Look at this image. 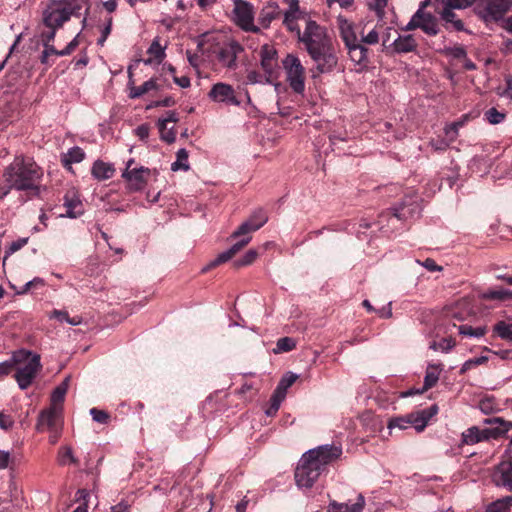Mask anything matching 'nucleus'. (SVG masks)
<instances>
[{
	"label": "nucleus",
	"mask_w": 512,
	"mask_h": 512,
	"mask_svg": "<svg viewBox=\"0 0 512 512\" xmlns=\"http://www.w3.org/2000/svg\"><path fill=\"white\" fill-rule=\"evenodd\" d=\"M85 211L84 204L78 191L71 188L66 193V217L77 218Z\"/></svg>",
	"instance_id": "obj_21"
},
{
	"label": "nucleus",
	"mask_w": 512,
	"mask_h": 512,
	"mask_svg": "<svg viewBox=\"0 0 512 512\" xmlns=\"http://www.w3.org/2000/svg\"><path fill=\"white\" fill-rule=\"evenodd\" d=\"M484 117L488 123L496 125L502 123L505 120L506 113L500 112L496 108L492 107L484 113Z\"/></svg>",
	"instance_id": "obj_44"
},
{
	"label": "nucleus",
	"mask_w": 512,
	"mask_h": 512,
	"mask_svg": "<svg viewBox=\"0 0 512 512\" xmlns=\"http://www.w3.org/2000/svg\"><path fill=\"white\" fill-rule=\"evenodd\" d=\"M14 420L10 415L0 412V428L3 430H9L13 427Z\"/></svg>",
	"instance_id": "obj_59"
},
{
	"label": "nucleus",
	"mask_w": 512,
	"mask_h": 512,
	"mask_svg": "<svg viewBox=\"0 0 512 512\" xmlns=\"http://www.w3.org/2000/svg\"><path fill=\"white\" fill-rule=\"evenodd\" d=\"M208 97L211 101L226 106L241 105V100L238 98L235 89L230 84L224 82L214 84L208 93Z\"/></svg>",
	"instance_id": "obj_11"
},
{
	"label": "nucleus",
	"mask_w": 512,
	"mask_h": 512,
	"mask_svg": "<svg viewBox=\"0 0 512 512\" xmlns=\"http://www.w3.org/2000/svg\"><path fill=\"white\" fill-rule=\"evenodd\" d=\"M242 238L235 242L228 250L220 253L210 264L209 267H215L221 263L227 262L242 250L251 240L249 234L241 236Z\"/></svg>",
	"instance_id": "obj_25"
},
{
	"label": "nucleus",
	"mask_w": 512,
	"mask_h": 512,
	"mask_svg": "<svg viewBox=\"0 0 512 512\" xmlns=\"http://www.w3.org/2000/svg\"><path fill=\"white\" fill-rule=\"evenodd\" d=\"M462 125L461 122H454L445 127V134L450 138V141H454L458 135V129Z\"/></svg>",
	"instance_id": "obj_58"
},
{
	"label": "nucleus",
	"mask_w": 512,
	"mask_h": 512,
	"mask_svg": "<svg viewBox=\"0 0 512 512\" xmlns=\"http://www.w3.org/2000/svg\"><path fill=\"white\" fill-rule=\"evenodd\" d=\"M458 331H459V334H461L463 336L480 338L486 334L487 329H486V327L474 328L469 325H461V326H459Z\"/></svg>",
	"instance_id": "obj_43"
},
{
	"label": "nucleus",
	"mask_w": 512,
	"mask_h": 512,
	"mask_svg": "<svg viewBox=\"0 0 512 512\" xmlns=\"http://www.w3.org/2000/svg\"><path fill=\"white\" fill-rule=\"evenodd\" d=\"M28 237H22L13 241L9 247L5 250L4 261L12 254L23 248L28 243Z\"/></svg>",
	"instance_id": "obj_47"
},
{
	"label": "nucleus",
	"mask_w": 512,
	"mask_h": 512,
	"mask_svg": "<svg viewBox=\"0 0 512 512\" xmlns=\"http://www.w3.org/2000/svg\"><path fill=\"white\" fill-rule=\"evenodd\" d=\"M242 50L243 49L239 43L231 41L219 48L217 52V59L222 66L234 69L237 66V56L242 52Z\"/></svg>",
	"instance_id": "obj_16"
},
{
	"label": "nucleus",
	"mask_w": 512,
	"mask_h": 512,
	"mask_svg": "<svg viewBox=\"0 0 512 512\" xmlns=\"http://www.w3.org/2000/svg\"><path fill=\"white\" fill-rule=\"evenodd\" d=\"M286 81L290 88L297 94L305 90L306 70L300 58L294 54H287L282 60Z\"/></svg>",
	"instance_id": "obj_6"
},
{
	"label": "nucleus",
	"mask_w": 512,
	"mask_h": 512,
	"mask_svg": "<svg viewBox=\"0 0 512 512\" xmlns=\"http://www.w3.org/2000/svg\"><path fill=\"white\" fill-rule=\"evenodd\" d=\"M254 14V8L249 2L234 0L232 19L241 29L250 32H259V28L254 25Z\"/></svg>",
	"instance_id": "obj_10"
},
{
	"label": "nucleus",
	"mask_w": 512,
	"mask_h": 512,
	"mask_svg": "<svg viewBox=\"0 0 512 512\" xmlns=\"http://www.w3.org/2000/svg\"><path fill=\"white\" fill-rule=\"evenodd\" d=\"M484 422L489 425L498 424L499 426L495 427V435L498 436L506 434L510 429H512V421H505L500 417L486 419Z\"/></svg>",
	"instance_id": "obj_39"
},
{
	"label": "nucleus",
	"mask_w": 512,
	"mask_h": 512,
	"mask_svg": "<svg viewBox=\"0 0 512 512\" xmlns=\"http://www.w3.org/2000/svg\"><path fill=\"white\" fill-rule=\"evenodd\" d=\"M55 33L53 30H45L41 33V42L44 47L42 52L41 61L42 63L48 64L51 56L64 55V50H57L51 44L54 40Z\"/></svg>",
	"instance_id": "obj_26"
},
{
	"label": "nucleus",
	"mask_w": 512,
	"mask_h": 512,
	"mask_svg": "<svg viewBox=\"0 0 512 512\" xmlns=\"http://www.w3.org/2000/svg\"><path fill=\"white\" fill-rule=\"evenodd\" d=\"M288 4V9L284 13L283 24L285 27L291 31L296 32L298 35V39L303 35L300 32V28L297 25V20L303 16V13L300 11L299 1L298 0H285Z\"/></svg>",
	"instance_id": "obj_17"
},
{
	"label": "nucleus",
	"mask_w": 512,
	"mask_h": 512,
	"mask_svg": "<svg viewBox=\"0 0 512 512\" xmlns=\"http://www.w3.org/2000/svg\"><path fill=\"white\" fill-rule=\"evenodd\" d=\"M91 173L97 180H107L113 177L115 168L112 164L106 163L102 160H97L93 163Z\"/></svg>",
	"instance_id": "obj_30"
},
{
	"label": "nucleus",
	"mask_w": 512,
	"mask_h": 512,
	"mask_svg": "<svg viewBox=\"0 0 512 512\" xmlns=\"http://www.w3.org/2000/svg\"><path fill=\"white\" fill-rule=\"evenodd\" d=\"M85 158V152L80 147H72L66 152V170L73 172L71 164L80 163Z\"/></svg>",
	"instance_id": "obj_35"
},
{
	"label": "nucleus",
	"mask_w": 512,
	"mask_h": 512,
	"mask_svg": "<svg viewBox=\"0 0 512 512\" xmlns=\"http://www.w3.org/2000/svg\"><path fill=\"white\" fill-rule=\"evenodd\" d=\"M16 362L15 379L21 390L27 389L41 368L40 356L31 351L20 349L13 353Z\"/></svg>",
	"instance_id": "obj_5"
},
{
	"label": "nucleus",
	"mask_w": 512,
	"mask_h": 512,
	"mask_svg": "<svg viewBox=\"0 0 512 512\" xmlns=\"http://www.w3.org/2000/svg\"><path fill=\"white\" fill-rule=\"evenodd\" d=\"M337 27L351 61L358 66L357 71H362L369 64V50L359 42L355 25L344 16L339 15Z\"/></svg>",
	"instance_id": "obj_4"
},
{
	"label": "nucleus",
	"mask_w": 512,
	"mask_h": 512,
	"mask_svg": "<svg viewBox=\"0 0 512 512\" xmlns=\"http://www.w3.org/2000/svg\"><path fill=\"white\" fill-rule=\"evenodd\" d=\"M408 419L410 427H414L418 432L423 431L428 423L427 416L423 410L408 414Z\"/></svg>",
	"instance_id": "obj_36"
},
{
	"label": "nucleus",
	"mask_w": 512,
	"mask_h": 512,
	"mask_svg": "<svg viewBox=\"0 0 512 512\" xmlns=\"http://www.w3.org/2000/svg\"><path fill=\"white\" fill-rule=\"evenodd\" d=\"M173 81L175 82V84H177L181 88H188L191 84L190 78L187 76H181V77L173 76Z\"/></svg>",
	"instance_id": "obj_64"
},
{
	"label": "nucleus",
	"mask_w": 512,
	"mask_h": 512,
	"mask_svg": "<svg viewBox=\"0 0 512 512\" xmlns=\"http://www.w3.org/2000/svg\"><path fill=\"white\" fill-rule=\"evenodd\" d=\"M86 0H66V16L68 14H80V11L85 7Z\"/></svg>",
	"instance_id": "obj_46"
},
{
	"label": "nucleus",
	"mask_w": 512,
	"mask_h": 512,
	"mask_svg": "<svg viewBox=\"0 0 512 512\" xmlns=\"http://www.w3.org/2000/svg\"><path fill=\"white\" fill-rule=\"evenodd\" d=\"M408 427H410L408 415L393 418L388 422L389 429L399 428L402 430L407 429Z\"/></svg>",
	"instance_id": "obj_52"
},
{
	"label": "nucleus",
	"mask_w": 512,
	"mask_h": 512,
	"mask_svg": "<svg viewBox=\"0 0 512 512\" xmlns=\"http://www.w3.org/2000/svg\"><path fill=\"white\" fill-rule=\"evenodd\" d=\"M341 454L342 448L334 445H323L306 452V455L318 464L322 470L326 465L337 460Z\"/></svg>",
	"instance_id": "obj_12"
},
{
	"label": "nucleus",
	"mask_w": 512,
	"mask_h": 512,
	"mask_svg": "<svg viewBox=\"0 0 512 512\" xmlns=\"http://www.w3.org/2000/svg\"><path fill=\"white\" fill-rule=\"evenodd\" d=\"M512 505V500L504 497L502 499H498L491 503L485 510V512H510V507Z\"/></svg>",
	"instance_id": "obj_40"
},
{
	"label": "nucleus",
	"mask_w": 512,
	"mask_h": 512,
	"mask_svg": "<svg viewBox=\"0 0 512 512\" xmlns=\"http://www.w3.org/2000/svg\"><path fill=\"white\" fill-rule=\"evenodd\" d=\"M160 131V138L167 142L173 143L176 139V133L173 127H168V125H158Z\"/></svg>",
	"instance_id": "obj_50"
},
{
	"label": "nucleus",
	"mask_w": 512,
	"mask_h": 512,
	"mask_svg": "<svg viewBox=\"0 0 512 512\" xmlns=\"http://www.w3.org/2000/svg\"><path fill=\"white\" fill-rule=\"evenodd\" d=\"M176 156H177L176 161L171 164V170L172 171H178V170L187 171V170H189L190 166L188 163L187 150L184 148L179 149Z\"/></svg>",
	"instance_id": "obj_38"
},
{
	"label": "nucleus",
	"mask_w": 512,
	"mask_h": 512,
	"mask_svg": "<svg viewBox=\"0 0 512 512\" xmlns=\"http://www.w3.org/2000/svg\"><path fill=\"white\" fill-rule=\"evenodd\" d=\"M260 65L266 74L265 80L268 83H272L277 78L278 74L277 51L273 46L265 44L261 47Z\"/></svg>",
	"instance_id": "obj_13"
},
{
	"label": "nucleus",
	"mask_w": 512,
	"mask_h": 512,
	"mask_svg": "<svg viewBox=\"0 0 512 512\" xmlns=\"http://www.w3.org/2000/svg\"><path fill=\"white\" fill-rule=\"evenodd\" d=\"M392 50L396 53L412 52L417 47V42L412 35H399L392 43Z\"/></svg>",
	"instance_id": "obj_28"
},
{
	"label": "nucleus",
	"mask_w": 512,
	"mask_h": 512,
	"mask_svg": "<svg viewBox=\"0 0 512 512\" xmlns=\"http://www.w3.org/2000/svg\"><path fill=\"white\" fill-rule=\"evenodd\" d=\"M266 74L264 75L258 73L257 71H249L247 74V81L250 84H257V83H268L265 80Z\"/></svg>",
	"instance_id": "obj_57"
},
{
	"label": "nucleus",
	"mask_w": 512,
	"mask_h": 512,
	"mask_svg": "<svg viewBox=\"0 0 512 512\" xmlns=\"http://www.w3.org/2000/svg\"><path fill=\"white\" fill-rule=\"evenodd\" d=\"M280 13V8L276 3H268L260 12L259 22L267 28L274 19L280 16Z\"/></svg>",
	"instance_id": "obj_32"
},
{
	"label": "nucleus",
	"mask_w": 512,
	"mask_h": 512,
	"mask_svg": "<svg viewBox=\"0 0 512 512\" xmlns=\"http://www.w3.org/2000/svg\"><path fill=\"white\" fill-rule=\"evenodd\" d=\"M296 347V341L290 337H283L278 339L276 347L273 349L275 354L289 352Z\"/></svg>",
	"instance_id": "obj_42"
},
{
	"label": "nucleus",
	"mask_w": 512,
	"mask_h": 512,
	"mask_svg": "<svg viewBox=\"0 0 512 512\" xmlns=\"http://www.w3.org/2000/svg\"><path fill=\"white\" fill-rule=\"evenodd\" d=\"M64 411V383L57 386L51 395L49 408L43 410L37 421L39 431H49V442L55 445L61 437Z\"/></svg>",
	"instance_id": "obj_3"
},
{
	"label": "nucleus",
	"mask_w": 512,
	"mask_h": 512,
	"mask_svg": "<svg viewBox=\"0 0 512 512\" xmlns=\"http://www.w3.org/2000/svg\"><path fill=\"white\" fill-rule=\"evenodd\" d=\"M448 53L454 58L458 59H466L467 56L466 50L462 46H455L453 48H449Z\"/></svg>",
	"instance_id": "obj_61"
},
{
	"label": "nucleus",
	"mask_w": 512,
	"mask_h": 512,
	"mask_svg": "<svg viewBox=\"0 0 512 512\" xmlns=\"http://www.w3.org/2000/svg\"><path fill=\"white\" fill-rule=\"evenodd\" d=\"M298 376L293 373L286 374L278 383L274 395H276L275 405L277 407V403L279 401H283L286 397V392L289 387H291L294 382L297 380Z\"/></svg>",
	"instance_id": "obj_31"
},
{
	"label": "nucleus",
	"mask_w": 512,
	"mask_h": 512,
	"mask_svg": "<svg viewBox=\"0 0 512 512\" xmlns=\"http://www.w3.org/2000/svg\"><path fill=\"white\" fill-rule=\"evenodd\" d=\"M442 371V364H429L426 369V374L424 377V385L421 390H409L407 392H404L402 394L403 397L411 396L416 393H422L433 386L436 385V383L439 380L440 372Z\"/></svg>",
	"instance_id": "obj_23"
},
{
	"label": "nucleus",
	"mask_w": 512,
	"mask_h": 512,
	"mask_svg": "<svg viewBox=\"0 0 512 512\" xmlns=\"http://www.w3.org/2000/svg\"><path fill=\"white\" fill-rule=\"evenodd\" d=\"M359 42L363 45H375L380 41V33L384 29V25L376 23L371 25L369 22L355 25Z\"/></svg>",
	"instance_id": "obj_15"
},
{
	"label": "nucleus",
	"mask_w": 512,
	"mask_h": 512,
	"mask_svg": "<svg viewBox=\"0 0 512 512\" xmlns=\"http://www.w3.org/2000/svg\"><path fill=\"white\" fill-rule=\"evenodd\" d=\"M511 8L512 0H482L477 6V13L486 22L498 21Z\"/></svg>",
	"instance_id": "obj_8"
},
{
	"label": "nucleus",
	"mask_w": 512,
	"mask_h": 512,
	"mask_svg": "<svg viewBox=\"0 0 512 512\" xmlns=\"http://www.w3.org/2000/svg\"><path fill=\"white\" fill-rule=\"evenodd\" d=\"M425 2H423L420 8L412 16L408 24L405 26V31H411L414 29H421L424 33L435 36L439 33V25L437 18L431 13L424 11Z\"/></svg>",
	"instance_id": "obj_9"
},
{
	"label": "nucleus",
	"mask_w": 512,
	"mask_h": 512,
	"mask_svg": "<svg viewBox=\"0 0 512 512\" xmlns=\"http://www.w3.org/2000/svg\"><path fill=\"white\" fill-rule=\"evenodd\" d=\"M493 330L501 339L508 340V341L512 342L511 323H507L505 321H500L495 324Z\"/></svg>",
	"instance_id": "obj_41"
},
{
	"label": "nucleus",
	"mask_w": 512,
	"mask_h": 512,
	"mask_svg": "<svg viewBox=\"0 0 512 512\" xmlns=\"http://www.w3.org/2000/svg\"><path fill=\"white\" fill-rule=\"evenodd\" d=\"M480 298L486 301L505 302L512 300V290L503 288H490L480 294Z\"/></svg>",
	"instance_id": "obj_29"
},
{
	"label": "nucleus",
	"mask_w": 512,
	"mask_h": 512,
	"mask_svg": "<svg viewBox=\"0 0 512 512\" xmlns=\"http://www.w3.org/2000/svg\"><path fill=\"white\" fill-rule=\"evenodd\" d=\"M4 176L10 188L31 191L33 195L39 193L42 172L30 158L16 157L7 168Z\"/></svg>",
	"instance_id": "obj_2"
},
{
	"label": "nucleus",
	"mask_w": 512,
	"mask_h": 512,
	"mask_svg": "<svg viewBox=\"0 0 512 512\" xmlns=\"http://www.w3.org/2000/svg\"><path fill=\"white\" fill-rule=\"evenodd\" d=\"M90 493L87 489H79L75 494V502L78 506L72 512H88Z\"/></svg>",
	"instance_id": "obj_37"
},
{
	"label": "nucleus",
	"mask_w": 512,
	"mask_h": 512,
	"mask_svg": "<svg viewBox=\"0 0 512 512\" xmlns=\"http://www.w3.org/2000/svg\"><path fill=\"white\" fill-rule=\"evenodd\" d=\"M13 369H16V362L12 355L9 360L0 363V376L8 375Z\"/></svg>",
	"instance_id": "obj_55"
},
{
	"label": "nucleus",
	"mask_w": 512,
	"mask_h": 512,
	"mask_svg": "<svg viewBox=\"0 0 512 512\" xmlns=\"http://www.w3.org/2000/svg\"><path fill=\"white\" fill-rule=\"evenodd\" d=\"M416 262L418 264L422 265L428 271H431V272L441 271L442 270V267L437 265L436 262L433 259H431V258H427L423 262H421L420 260H417Z\"/></svg>",
	"instance_id": "obj_60"
},
{
	"label": "nucleus",
	"mask_w": 512,
	"mask_h": 512,
	"mask_svg": "<svg viewBox=\"0 0 512 512\" xmlns=\"http://www.w3.org/2000/svg\"><path fill=\"white\" fill-rule=\"evenodd\" d=\"M268 220L267 215L262 211L258 210L252 214V216L242 223L239 228L233 232L232 238H238L250 234L253 231L260 229Z\"/></svg>",
	"instance_id": "obj_18"
},
{
	"label": "nucleus",
	"mask_w": 512,
	"mask_h": 512,
	"mask_svg": "<svg viewBox=\"0 0 512 512\" xmlns=\"http://www.w3.org/2000/svg\"><path fill=\"white\" fill-rule=\"evenodd\" d=\"M393 215L392 217L396 220H404L407 219L408 216L412 214L414 211V208H410V205H401L400 207L393 208Z\"/></svg>",
	"instance_id": "obj_49"
},
{
	"label": "nucleus",
	"mask_w": 512,
	"mask_h": 512,
	"mask_svg": "<svg viewBox=\"0 0 512 512\" xmlns=\"http://www.w3.org/2000/svg\"><path fill=\"white\" fill-rule=\"evenodd\" d=\"M492 480L498 487L512 491V461H502L493 473Z\"/></svg>",
	"instance_id": "obj_19"
},
{
	"label": "nucleus",
	"mask_w": 512,
	"mask_h": 512,
	"mask_svg": "<svg viewBox=\"0 0 512 512\" xmlns=\"http://www.w3.org/2000/svg\"><path fill=\"white\" fill-rule=\"evenodd\" d=\"M150 128L147 124H142L135 129V134L139 139L146 140L149 137Z\"/></svg>",
	"instance_id": "obj_62"
},
{
	"label": "nucleus",
	"mask_w": 512,
	"mask_h": 512,
	"mask_svg": "<svg viewBox=\"0 0 512 512\" xmlns=\"http://www.w3.org/2000/svg\"><path fill=\"white\" fill-rule=\"evenodd\" d=\"M364 497L359 494L356 503L348 505L345 503L333 502L330 504L327 512H361L364 508Z\"/></svg>",
	"instance_id": "obj_33"
},
{
	"label": "nucleus",
	"mask_w": 512,
	"mask_h": 512,
	"mask_svg": "<svg viewBox=\"0 0 512 512\" xmlns=\"http://www.w3.org/2000/svg\"><path fill=\"white\" fill-rule=\"evenodd\" d=\"M487 361H488V357H486V356H480V357H475V358L469 359V360L465 361L464 364L462 365L461 372L464 373V372L470 370L472 367L484 364Z\"/></svg>",
	"instance_id": "obj_53"
},
{
	"label": "nucleus",
	"mask_w": 512,
	"mask_h": 512,
	"mask_svg": "<svg viewBox=\"0 0 512 512\" xmlns=\"http://www.w3.org/2000/svg\"><path fill=\"white\" fill-rule=\"evenodd\" d=\"M474 1L475 0H442V4H447L457 9H463L472 5Z\"/></svg>",
	"instance_id": "obj_56"
},
{
	"label": "nucleus",
	"mask_w": 512,
	"mask_h": 512,
	"mask_svg": "<svg viewBox=\"0 0 512 512\" xmlns=\"http://www.w3.org/2000/svg\"><path fill=\"white\" fill-rule=\"evenodd\" d=\"M257 256V251L254 249H250L245 253V255L241 259L235 261V266L242 267L250 265L256 260Z\"/></svg>",
	"instance_id": "obj_51"
},
{
	"label": "nucleus",
	"mask_w": 512,
	"mask_h": 512,
	"mask_svg": "<svg viewBox=\"0 0 512 512\" xmlns=\"http://www.w3.org/2000/svg\"><path fill=\"white\" fill-rule=\"evenodd\" d=\"M166 48V44H161L160 37H155L147 50L148 58L143 63L150 66L160 65L166 57Z\"/></svg>",
	"instance_id": "obj_22"
},
{
	"label": "nucleus",
	"mask_w": 512,
	"mask_h": 512,
	"mask_svg": "<svg viewBox=\"0 0 512 512\" xmlns=\"http://www.w3.org/2000/svg\"><path fill=\"white\" fill-rule=\"evenodd\" d=\"M159 85L155 78H151L148 81L144 82L140 86H131L129 88V97L130 98H139L142 95L152 91V90H158Z\"/></svg>",
	"instance_id": "obj_34"
},
{
	"label": "nucleus",
	"mask_w": 512,
	"mask_h": 512,
	"mask_svg": "<svg viewBox=\"0 0 512 512\" xmlns=\"http://www.w3.org/2000/svg\"><path fill=\"white\" fill-rule=\"evenodd\" d=\"M300 41L305 45L310 58L315 64L312 70L313 77L334 70L338 63L337 52L324 27H321L315 21L307 20Z\"/></svg>",
	"instance_id": "obj_1"
},
{
	"label": "nucleus",
	"mask_w": 512,
	"mask_h": 512,
	"mask_svg": "<svg viewBox=\"0 0 512 512\" xmlns=\"http://www.w3.org/2000/svg\"><path fill=\"white\" fill-rule=\"evenodd\" d=\"M90 414L94 421L101 423V424H106L109 420L108 413L103 410H99L97 408H92L90 410Z\"/></svg>",
	"instance_id": "obj_54"
},
{
	"label": "nucleus",
	"mask_w": 512,
	"mask_h": 512,
	"mask_svg": "<svg viewBox=\"0 0 512 512\" xmlns=\"http://www.w3.org/2000/svg\"><path fill=\"white\" fill-rule=\"evenodd\" d=\"M455 346V342L451 338H444L439 342L433 341L430 343L429 348L438 351L441 350L442 352H448Z\"/></svg>",
	"instance_id": "obj_45"
},
{
	"label": "nucleus",
	"mask_w": 512,
	"mask_h": 512,
	"mask_svg": "<svg viewBox=\"0 0 512 512\" xmlns=\"http://www.w3.org/2000/svg\"><path fill=\"white\" fill-rule=\"evenodd\" d=\"M64 22V0L52 1L43 13V23L46 30H53L61 27Z\"/></svg>",
	"instance_id": "obj_14"
},
{
	"label": "nucleus",
	"mask_w": 512,
	"mask_h": 512,
	"mask_svg": "<svg viewBox=\"0 0 512 512\" xmlns=\"http://www.w3.org/2000/svg\"><path fill=\"white\" fill-rule=\"evenodd\" d=\"M149 175L150 170L148 168L139 167L124 171L122 177L127 180L130 190L139 191L146 185Z\"/></svg>",
	"instance_id": "obj_20"
},
{
	"label": "nucleus",
	"mask_w": 512,
	"mask_h": 512,
	"mask_svg": "<svg viewBox=\"0 0 512 512\" xmlns=\"http://www.w3.org/2000/svg\"><path fill=\"white\" fill-rule=\"evenodd\" d=\"M368 6L371 10L375 11L378 18L382 20L385 14L384 9L387 6V0H368Z\"/></svg>",
	"instance_id": "obj_48"
},
{
	"label": "nucleus",
	"mask_w": 512,
	"mask_h": 512,
	"mask_svg": "<svg viewBox=\"0 0 512 512\" xmlns=\"http://www.w3.org/2000/svg\"><path fill=\"white\" fill-rule=\"evenodd\" d=\"M453 9L456 8L447 4H443V8L438 11V14L446 25H451V27L456 31H462L464 30V24L459 18H457V15Z\"/></svg>",
	"instance_id": "obj_27"
},
{
	"label": "nucleus",
	"mask_w": 512,
	"mask_h": 512,
	"mask_svg": "<svg viewBox=\"0 0 512 512\" xmlns=\"http://www.w3.org/2000/svg\"><path fill=\"white\" fill-rule=\"evenodd\" d=\"M490 436H498L495 435V428L493 430H480L478 427L473 426L462 433V443L467 445H474L478 442L489 439Z\"/></svg>",
	"instance_id": "obj_24"
},
{
	"label": "nucleus",
	"mask_w": 512,
	"mask_h": 512,
	"mask_svg": "<svg viewBox=\"0 0 512 512\" xmlns=\"http://www.w3.org/2000/svg\"><path fill=\"white\" fill-rule=\"evenodd\" d=\"M177 121V114L174 111H169L166 117L159 119L158 125H168L169 123H176Z\"/></svg>",
	"instance_id": "obj_63"
},
{
	"label": "nucleus",
	"mask_w": 512,
	"mask_h": 512,
	"mask_svg": "<svg viewBox=\"0 0 512 512\" xmlns=\"http://www.w3.org/2000/svg\"><path fill=\"white\" fill-rule=\"evenodd\" d=\"M323 470L306 453L301 457L295 471V480L300 488H311Z\"/></svg>",
	"instance_id": "obj_7"
}]
</instances>
